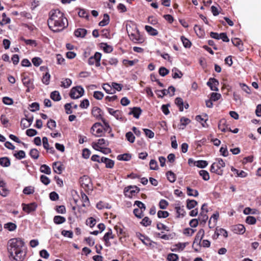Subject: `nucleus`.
I'll use <instances>...</instances> for the list:
<instances>
[{
  "instance_id": "obj_1",
  "label": "nucleus",
  "mask_w": 261,
  "mask_h": 261,
  "mask_svg": "<svg viewBox=\"0 0 261 261\" xmlns=\"http://www.w3.org/2000/svg\"><path fill=\"white\" fill-rule=\"evenodd\" d=\"M8 251L16 261H23L26 255L24 242L20 238H13L8 243Z\"/></svg>"
},
{
  "instance_id": "obj_2",
  "label": "nucleus",
  "mask_w": 261,
  "mask_h": 261,
  "mask_svg": "<svg viewBox=\"0 0 261 261\" xmlns=\"http://www.w3.org/2000/svg\"><path fill=\"white\" fill-rule=\"evenodd\" d=\"M47 23L49 28L54 32L61 31L68 26L67 18L58 9L50 11Z\"/></svg>"
},
{
  "instance_id": "obj_3",
  "label": "nucleus",
  "mask_w": 261,
  "mask_h": 261,
  "mask_svg": "<svg viewBox=\"0 0 261 261\" xmlns=\"http://www.w3.org/2000/svg\"><path fill=\"white\" fill-rule=\"evenodd\" d=\"M225 164L221 159H217L216 162L213 163L211 166L210 171L211 172L215 173L219 175H222L223 170L222 168L224 167Z\"/></svg>"
},
{
  "instance_id": "obj_4",
  "label": "nucleus",
  "mask_w": 261,
  "mask_h": 261,
  "mask_svg": "<svg viewBox=\"0 0 261 261\" xmlns=\"http://www.w3.org/2000/svg\"><path fill=\"white\" fill-rule=\"evenodd\" d=\"M84 93V89L81 86H77L71 89L70 96L73 99H77L82 96Z\"/></svg>"
},
{
  "instance_id": "obj_5",
  "label": "nucleus",
  "mask_w": 261,
  "mask_h": 261,
  "mask_svg": "<svg viewBox=\"0 0 261 261\" xmlns=\"http://www.w3.org/2000/svg\"><path fill=\"white\" fill-rule=\"evenodd\" d=\"M91 131L93 135L97 137L101 136L103 131L101 124L98 122L94 123L91 127Z\"/></svg>"
},
{
  "instance_id": "obj_6",
  "label": "nucleus",
  "mask_w": 261,
  "mask_h": 261,
  "mask_svg": "<svg viewBox=\"0 0 261 261\" xmlns=\"http://www.w3.org/2000/svg\"><path fill=\"white\" fill-rule=\"evenodd\" d=\"M109 145V141L104 139H98L97 142H93L92 143V147L96 150L100 149V148L103 147H107Z\"/></svg>"
},
{
  "instance_id": "obj_7",
  "label": "nucleus",
  "mask_w": 261,
  "mask_h": 261,
  "mask_svg": "<svg viewBox=\"0 0 261 261\" xmlns=\"http://www.w3.org/2000/svg\"><path fill=\"white\" fill-rule=\"evenodd\" d=\"M101 57V54L98 52H96L94 56L91 57L88 60V63L90 65L95 64L96 66H100V61Z\"/></svg>"
},
{
  "instance_id": "obj_8",
  "label": "nucleus",
  "mask_w": 261,
  "mask_h": 261,
  "mask_svg": "<svg viewBox=\"0 0 261 261\" xmlns=\"http://www.w3.org/2000/svg\"><path fill=\"white\" fill-rule=\"evenodd\" d=\"M80 182L81 186L85 190H90L92 187L90 178L87 176H83L80 178Z\"/></svg>"
},
{
  "instance_id": "obj_9",
  "label": "nucleus",
  "mask_w": 261,
  "mask_h": 261,
  "mask_svg": "<svg viewBox=\"0 0 261 261\" xmlns=\"http://www.w3.org/2000/svg\"><path fill=\"white\" fill-rule=\"evenodd\" d=\"M126 29H127V33L128 34V36H129L130 39L133 41H134L135 43L143 42V39L140 37V34L137 31H135L134 33H131L128 30L127 27L126 28Z\"/></svg>"
},
{
  "instance_id": "obj_10",
  "label": "nucleus",
  "mask_w": 261,
  "mask_h": 261,
  "mask_svg": "<svg viewBox=\"0 0 261 261\" xmlns=\"http://www.w3.org/2000/svg\"><path fill=\"white\" fill-rule=\"evenodd\" d=\"M204 236V230L203 229H200L198 230V232L197 233L194 242L193 244V246L195 245V244H197V245L200 246L201 241L202 238H203Z\"/></svg>"
},
{
  "instance_id": "obj_11",
  "label": "nucleus",
  "mask_w": 261,
  "mask_h": 261,
  "mask_svg": "<svg viewBox=\"0 0 261 261\" xmlns=\"http://www.w3.org/2000/svg\"><path fill=\"white\" fill-rule=\"evenodd\" d=\"M206 84L212 91H218L219 90L217 87V86L219 85V82L215 78L211 77Z\"/></svg>"
},
{
  "instance_id": "obj_12",
  "label": "nucleus",
  "mask_w": 261,
  "mask_h": 261,
  "mask_svg": "<svg viewBox=\"0 0 261 261\" xmlns=\"http://www.w3.org/2000/svg\"><path fill=\"white\" fill-rule=\"evenodd\" d=\"M23 210L27 213H30L35 211L37 205L35 203H32L29 204H22Z\"/></svg>"
},
{
  "instance_id": "obj_13",
  "label": "nucleus",
  "mask_w": 261,
  "mask_h": 261,
  "mask_svg": "<svg viewBox=\"0 0 261 261\" xmlns=\"http://www.w3.org/2000/svg\"><path fill=\"white\" fill-rule=\"evenodd\" d=\"M219 213L214 214L211 217L208 221V226L210 228H212L216 224L217 221L219 218Z\"/></svg>"
},
{
  "instance_id": "obj_14",
  "label": "nucleus",
  "mask_w": 261,
  "mask_h": 261,
  "mask_svg": "<svg viewBox=\"0 0 261 261\" xmlns=\"http://www.w3.org/2000/svg\"><path fill=\"white\" fill-rule=\"evenodd\" d=\"M233 231L236 233L243 234L245 231V228L242 224H238L233 226Z\"/></svg>"
},
{
  "instance_id": "obj_15",
  "label": "nucleus",
  "mask_w": 261,
  "mask_h": 261,
  "mask_svg": "<svg viewBox=\"0 0 261 261\" xmlns=\"http://www.w3.org/2000/svg\"><path fill=\"white\" fill-rule=\"evenodd\" d=\"M8 194V190L6 187V184L4 181H0V194L5 197Z\"/></svg>"
},
{
  "instance_id": "obj_16",
  "label": "nucleus",
  "mask_w": 261,
  "mask_h": 261,
  "mask_svg": "<svg viewBox=\"0 0 261 261\" xmlns=\"http://www.w3.org/2000/svg\"><path fill=\"white\" fill-rule=\"evenodd\" d=\"M53 168L55 172L58 174H61L63 170L61 164L59 162H55L53 163Z\"/></svg>"
},
{
  "instance_id": "obj_17",
  "label": "nucleus",
  "mask_w": 261,
  "mask_h": 261,
  "mask_svg": "<svg viewBox=\"0 0 261 261\" xmlns=\"http://www.w3.org/2000/svg\"><path fill=\"white\" fill-rule=\"evenodd\" d=\"M108 110L109 113L114 116L117 119H121V113L119 110H115L111 108H108Z\"/></svg>"
},
{
  "instance_id": "obj_18",
  "label": "nucleus",
  "mask_w": 261,
  "mask_h": 261,
  "mask_svg": "<svg viewBox=\"0 0 261 261\" xmlns=\"http://www.w3.org/2000/svg\"><path fill=\"white\" fill-rule=\"evenodd\" d=\"M232 44L238 47L240 51L243 50L242 41L238 38H234L231 39Z\"/></svg>"
},
{
  "instance_id": "obj_19",
  "label": "nucleus",
  "mask_w": 261,
  "mask_h": 261,
  "mask_svg": "<svg viewBox=\"0 0 261 261\" xmlns=\"http://www.w3.org/2000/svg\"><path fill=\"white\" fill-rule=\"evenodd\" d=\"M141 112L142 111L140 108L134 107L132 109L131 111L129 113V114H132L134 115V117L139 118Z\"/></svg>"
},
{
  "instance_id": "obj_20",
  "label": "nucleus",
  "mask_w": 261,
  "mask_h": 261,
  "mask_svg": "<svg viewBox=\"0 0 261 261\" xmlns=\"http://www.w3.org/2000/svg\"><path fill=\"white\" fill-rule=\"evenodd\" d=\"M87 34V30L85 29H78L74 32L75 36L77 37H84Z\"/></svg>"
},
{
  "instance_id": "obj_21",
  "label": "nucleus",
  "mask_w": 261,
  "mask_h": 261,
  "mask_svg": "<svg viewBox=\"0 0 261 261\" xmlns=\"http://www.w3.org/2000/svg\"><path fill=\"white\" fill-rule=\"evenodd\" d=\"M114 236L112 234V231L111 229H110L108 232H107L103 237V240L105 241L106 244L107 245H109V240L110 239H113Z\"/></svg>"
},
{
  "instance_id": "obj_22",
  "label": "nucleus",
  "mask_w": 261,
  "mask_h": 261,
  "mask_svg": "<svg viewBox=\"0 0 261 261\" xmlns=\"http://www.w3.org/2000/svg\"><path fill=\"white\" fill-rule=\"evenodd\" d=\"M139 190V189L136 186H129L125 188L124 192L125 193L129 192L133 195L135 193H138Z\"/></svg>"
},
{
  "instance_id": "obj_23",
  "label": "nucleus",
  "mask_w": 261,
  "mask_h": 261,
  "mask_svg": "<svg viewBox=\"0 0 261 261\" xmlns=\"http://www.w3.org/2000/svg\"><path fill=\"white\" fill-rule=\"evenodd\" d=\"M207 219L208 216L207 215V213L200 212L198 217V220L201 222V223L205 224Z\"/></svg>"
},
{
  "instance_id": "obj_24",
  "label": "nucleus",
  "mask_w": 261,
  "mask_h": 261,
  "mask_svg": "<svg viewBox=\"0 0 261 261\" xmlns=\"http://www.w3.org/2000/svg\"><path fill=\"white\" fill-rule=\"evenodd\" d=\"M215 234H217L216 239H217L220 235H222L225 238H226L228 236L227 231L223 228H217L215 231Z\"/></svg>"
},
{
  "instance_id": "obj_25",
  "label": "nucleus",
  "mask_w": 261,
  "mask_h": 261,
  "mask_svg": "<svg viewBox=\"0 0 261 261\" xmlns=\"http://www.w3.org/2000/svg\"><path fill=\"white\" fill-rule=\"evenodd\" d=\"M22 81L24 86L28 87L27 91L29 92L30 88L31 87V86L32 85V83L31 82V80L27 77H24L22 79Z\"/></svg>"
},
{
  "instance_id": "obj_26",
  "label": "nucleus",
  "mask_w": 261,
  "mask_h": 261,
  "mask_svg": "<svg viewBox=\"0 0 261 261\" xmlns=\"http://www.w3.org/2000/svg\"><path fill=\"white\" fill-rule=\"evenodd\" d=\"M166 175L167 176V178L168 180L170 182H174L175 181V180H176V175L173 172H172V171H168L166 173Z\"/></svg>"
},
{
  "instance_id": "obj_27",
  "label": "nucleus",
  "mask_w": 261,
  "mask_h": 261,
  "mask_svg": "<svg viewBox=\"0 0 261 261\" xmlns=\"http://www.w3.org/2000/svg\"><path fill=\"white\" fill-rule=\"evenodd\" d=\"M65 221V218L61 216H56L54 218V222L57 224H62L64 223Z\"/></svg>"
},
{
  "instance_id": "obj_28",
  "label": "nucleus",
  "mask_w": 261,
  "mask_h": 261,
  "mask_svg": "<svg viewBox=\"0 0 261 261\" xmlns=\"http://www.w3.org/2000/svg\"><path fill=\"white\" fill-rule=\"evenodd\" d=\"M102 88L107 93L114 94L115 93V90L112 89V85L110 86L108 84H104L103 85Z\"/></svg>"
},
{
  "instance_id": "obj_29",
  "label": "nucleus",
  "mask_w": 261,
  "mask_h": 261,
  "mask_svg": "<svg viewBox=\"0 0 261 261\" xmlns=\"http://www.w3.org/2000/svg\"><path fill=\"white\" fill-rule=\"evenodd\" d=\"M50 98L54 101H59L61 99L60 94L57 91H55L51 93Z\"/></svg>"
},
{
  "instance_id": "obj_30",
  "label": "nucleus",
  "mask_w": 261,
  "mask_h": 261,
  "mask_svg": "<svg viewBox=\"0 0 261 261\" xmlns=\"http://www.w3.org/2000/svg\"><path fill=\"white\" fill-rule=\"evenodd\" d=\"M0 164L3 167H8L10 165V161L7 157H3L0 158Z\"/></svg>"
},
{
  "instance_id": "obj_31",
  "label": "nucleus",
  "mask_w": 261,
  "mask_h": 261,
  "mask_svg": "<svg viewBox=\"0 0 261 261\" xmlns=\"http://www.w3.org/2000/svg\"><path fill=\"white\" fill-rule=\"evenodd\" d=\"M157 228L159 230H161V232H155V235L156 236V237L159 238H161V239H163V231H162V230L163 229V224L161 223H158L157 224Z\"/></svg>"
},
{
  "instance_id": "obj_32",
  "label": "nucleus",
  "mask_w": 261,
  "mask_h": 261,
  "mask_svg": "<svg viewBox=\"0 0 261 261\" xmlns=\"http://www.w3.org/2000/svg\"><path fill=\"white\" fill-rule=\"evenodd\" d=\"M172 77L174 79L180 78L182 75L181 72L176 68H174L172 69Z\"/></svg>"
},
{
  "instance_id": "obj_33",
  "label": "nucleus",
  "mask_w": 261,
  "mask_h": 261,
  "mask_svg": "<svg viewBox=\"0 0 261 261\" xmlns=\"http://www.w3.org/2000/svg\"><path fill=\"white\" fill-rule=\"evenodd\" d=\"M109 22V16L107 14H105L103 19L99 23V25L103 27L108 24Z\"/></svg>"
},
{
  "instance_id": "obj_34",
  "label": "nucleus",
  "mask_w": 261,
  "mask_h": 261,
  "mask_svg": "<svg viewBox=\"0 0 261 261\" xmlns=\"http://www.w3.org/2000/svg\"><path fill=\"white\" fill-rule=\"evenodd\" d=\"M197 204V202L195 200H187V207L191 210L194 208Z\"/></svg>"
},
{
  "instance_id": "obj_35",
  "label": "nucleus",
  "mask_w": 261,
  "mask_h": 261,
  "mask_svg": "<svg viewBox=\"0 0 261 261\" xmlns=\"http://www.w3.org/2000/svg\"><path fill=\"white\" fill-rule=\"evenodd\" d=\"M175 208H176V213L177 214H178V216L179 217V216H182V217H184L185 216V210H184V206H176L175 207Z\"/></svg>"
},
{
  "instance_id": "obj_36",
  "label": "nucleus",
  "mask_w": 261,
  "mask_h": 261,
  "mask_svg": "<svg viewBox=\"0 0 261 261\" xmlns=\"http://www.w3.org/2000/svg\"><path fill=\"white\" fill-rule=\"evenodd\" d=\"M187 194L189 196L197 197L198 196V192L196 190H194L190 187H187Z\"/></svg>"
},
{
  "instance_id": "obj_37",
  "label": "nucleus",
  "mask_w": 261,
  "mask_h": 261,
  "mask_svg": "<svg viewBox=\"0 0 261 261\" xmlns=\"http://www.w3.org/2000/svg\"><path fill=\"white\" fill-rule=\"evenodd\" d=\"M199 175L202 177L204 180H208L210 179V175L208 172L204 170H201L199 172Z\"/></svg>"
},
{
  "instance_id": "obj_38",
  "label": "nucleus",
  "mask_w": 261,
  "mask_h": 261,
  "mask_svg": "<svg viewBox=\"0 0 261 261\" xmlns=\"http://www.w3.org/2000/svg\"><path fill=\"white\" fill-rule=\"evenodd\" d=\"M207 165V162L206 161L203 160L197 161L195 163V166L201 168H204L206 167Z\"/></svg>"
},
{
  "instance_id": "obj_39",
  "label": "nucleus",
  "mask_w": 261,
  "mask_h": 261,
  "mask_svg": "<svg viewBox=\"0 0 261 261\" xmlns=\"http://www.w3.org/2000/svg\"><path fill=\"white\" fill-rule=\"evenodd\" d=\"M131 159V155L129 154L125 153L118 155L117 159L120 161H129Z\"/></svg>"
},
{
  "instance_id": "obj_40",
  "label": "nucleus",
  "mask_w": 261,
  "mask_h": 261,
  "mask_svg": "<svg viewBox=\"0 0 261 261\" xmlns=\"http://www.w3.org/2000/svg\"><path fill=\"white\" fill-rule=\"evenodd\" d=\"M40 171L48 175L51 173L50 168L46 165H42L41 166Z\"/></svg>"
},
{
  "instance_id": "obj_41",
  "label": "nucleus",
  "mask_w": 261,
  "mask_h": 261,
  "mask_svg": "<svg viewBox=\"0 0 261 261\" xmlns=\"http://www.w3.org/2000/svg\"><path fill=\"white\" fill-rule=\"evenodd\" d=\"M168 261H177L178 259V256L175 253H169L167 256Z\"/></svg>"
},
{
  "instance_id": "obj_42",
  "label": "nucleus",
  "mask_w": 261,
  "mask_h": 261,
  "mask_svg": "<svg viewBox=\"0 0 261 261\" xmlns=\"http://www.w3.org/2000/svg\"><path fill=\"white\" fill-rule=\"evenodd\" d=\"M61 86L65 88H68L71 84V80L69 79H65L61 82Z\"/></svg>"
},
{
  "instance_id": "obj_43",
  "label": "nucleus",
  "mask_w": 261,
  "mask_h": 261,
  "mask_svg": "<svg viewBox=\"0 0 261 261\" xmlns=\"http://www.w3.org/2000/svg\"><path fill=\"white\" fill-rule=\"evenodd\" d=\"M175 102L178 107H179V110L180 111H182L184 109V102L182 98H181L180 97H177L175 99Z\"/></svg>"
},
{
  "instance_id": "obj_44",
  "label": "nucleus",
  "mask_w": 261,
  "mask_h": 261,
  "mask_svg": "<svg viewBox=\"0 0 261 261\" xmlns=\"http://www.w3.org/2000/svg\"><path fill=\"white\" fill-rule=\"evenodd\" d=\"M218 128L221 132H225L227 130V127L225 126V120H221L218 124Z\"/></svg>"
},
{
  "instance_id": "obj_45",
  "label": "nucleus",
  "mask_w": 261,
  "mask_h": 261,
  "mask_svg": "<svg viewBox=\"0 0 261 261\" xmlns=\"http://www.w3.org/2000/svg\"><path fill=\"white\" fill-rule=\"evenodd\" d=\"M81 198H82V200L83 202V206L85 207V206L88 205L89 202V199H88V197L87 196V195L84 193H82L81 194Z\"/></svg>"
},
{
  "instance_id": "obj_46",
  "label": "nucleus",
  "mask_w": 261,
  "mask_h": 261,
  "mask_svg": "<svg viewBox=\"0 0 261 261\" xmlns=\"http://www.w3.org/2000/svg\"><path fill=\"white\" fill-rule=\"evenodd\" d=\"M125 137L127 141L129 142L133 143L135 141V137L132 132H129L127 133Z\"/></svg>"
},
{
  "instance_id": "obj_47",
  "label": "nucleus",
  "mask_w": 261,
  "mask_h": 261,
  "mask_svg": "<svg viewBox=\"0 0 261 261\" xmlns=\"http://www.w3.org/2000/svg\"><path fill=\"white\" fill-rule=\"evenodd\" d=\"M30 154L34 159H37L39 157V151L36 149H32L30 150Z\"/></svg>"
},
{
  "instance_id": "obj_48",
  "label": "nucleus",
  "mask_w": 261,
  "mask_h": 261,
  "mask_svg": "<svg viewBox=\"0 0 261 261\" xmlns=\"http://www.w3.org/2000/svg\"><path fill=\"white\" fill-rule=\"evenodd\" d=\"M194 29L197 35L199 36L200 37L203 36L204 32L199 26L195 25Z\"/></svg>"
},
{
  "instance_id": "obj_49",
  "label": "nucleus",
  "mask_w": 261,
  "mask_h": 261,
  "mask_svg": "<svg viewBox=\"0 0 261 261\" xmlns=\"http://www.w3.org/2000/svg\"><path fill=\"white\" fill-rule=\"evenodd\" d=\"M181 40L183 43L184 46L185 47L189 48L191 45V42L186 38L184 36L181 37Z\"/></svg>"
},
{
  "instance_id": "obj_50",
  "label": "nucleus",
  "mask_w": 261,
  "mask_h": 261,
  "mask_svg": "<svg viewBox=\"0 0 261 261\" xmlns=\"http://www.w3.org/2000/svg\"><path fill=\"white\" fill-rule=\"evenodd\" d=\"M175 91V89L174 87L170 86L166 92V90L164 89V95L168 94L170 96H172L174 94Z\"/></svg>"
},
{
  "instance_id": "obj_51",
  "label": "nucleus",
  "mask_w": 261,
  "mask_h": 261,
  "mask_svg": "<svg viewBox=\"0 0 261 261\" xmlns=\"http://www.w3.org/2000/svg\"><path fill=\"white\" fill-rule=\"evenodd\" d=\"M145 29L151 35H156L158 34L157 31L150 26L146 25Z\"/></svg>"
},
{
  "instance_id": "obj_52",
  "label": "nucleus",
  "mask_w": 261,
  "mask_h": 261,
  "mask_svg": "<svg viewBox=\"0 0 261 261\" xmlns=\"http://www.w3.org/2000/svg\"><path fill=\"white\" fill-rule=\"evenodd\" d=\"M34 192V189L33 187H31V186L25 187L23 190V193L24 194H27V195H30V194H33Z\"/></svg>"
},
{
  "instance_id": "obj_53",
  "label": "nucleus",
  "mask_w": 261,
  "mask_h": 261,
  "mask_svg": "<svg viewBox=\"0 0 261 261\" xmlns=\"http://www.w3.org/2000/svg\"><path fill=\"white\" fill-rule=\"evenodd\" d=\"M144 211V210L139 209V208H135L134 210V214L137 217L139 218H141L143 216V212Z\"/></svg>"
},
{
  "instance_id": "obj_54",
  "label": "nucleus",
  "mask_w": 261,
  "mask_h": 261,
  "mask_svg": "<svg viewBox=\"0 0 261 261\" xmlns=\"http://www.w3.org/2000/svg\"><path fill=\"white\" fill-rule=\"evenodd\" d=\"M189 243L188 242H185V243H178L177 244H176L175 246L176 247V248L179 251H182L184 248L186 247L187 245H188Z\"/></svg>"
},
{
  "instance_id": "obj_55",
  "label": "nucleus",
  "mask_w": 261,
  "mask_h": 261,
  "mask_svg": "<svg viewBox=\"0 0 261 261\" xmlns=\"http://www.w3.org/2000/svg\"><path fill=\"white\" fill-rule=\"evenodd\" d=\"M150 169L151 170H158V166L157 165V162L154 160H151L149 163Z\"/></svg>"
},
{
  "instance_id": "obj_56",
  "label": "nucleus",
  "mask_w": 261,
  "mask_h": 261,
  "mask_svg": "<svg viewBox=\"0 0 261 261\" xmlns=\"http://www.w3.org/2000/svg\"><path fill=\"white\" fill-rule=\"evenodd\" d=\"M14 156L18 159H22L25 158V153L24 151L20 150L14 154Z\"/></svg>"
},
{
  "instance_id": "obj_57",
  "label": "nucleus",
  "mask_w": 261,
  "mask_h": 261,
  "mask_svg": "<svg viewBox=\"0 0 261 261\" xmlns=\"http://www.w3.org/2000/svg\"><path fill=\"white\" fill-rule=\"evenodd\" d=\"M5 228L8 229L10 231H13L16 228V225L13 223H8L5 225Z\"/></svg>"
},
{
  "instance_id": "obj_58",
  "label": "nucleus",
  "mask_w": 261,
  "mask_h": 261,
  "mask_svg": "<svg viewBox=\"0 0 261 261\" xmlns=\"http://www.w3.org/2000/svg\"><path fill=\"white\" fill-rule=\"evenodd\" d=\"M50 80V74L46 72L43 76L42 79V82L45 85H48L49 82Z\"/></svg>"
},
{
  "instance_id": "obj_59",
  "label": "nucleus",
  "mask_w": 261,
  "mask_h": 261,
  "mask_svg": "<svg viewBox=\"0 0 261 261\" xmlns=\"http://www.w3.org/2000/svg\"><path fill=\"white\" fill-rule=\"evenodd\" d=\"M256 221V219L253 216H248L246 219V222L249 224H254Z\"/></svg>"
},
{
  "instance_id": "obj_60",
  "label": "nucleus",
  "mask_w": 261,
  "mask_h": 261,
  "mask_svg": "<svg viewBox=\"0 0 261 261\" xmlns=\"http://www.w3.org/2000/svg\"><path fill=\"white\" fill-rule=\"evenodd\" d=\"M20 125L23 129L26 128L30 126V123L27 119H22L20 122Z\"/></svg>"
},
{
  "instance_id": "obj_61",
  "label": "nucleus",
  "mask_w": 261,
  "mask_h": 261,
  "mask_svg": "<svg viewBox=\"0 0 261 261\" xmlns=\"http://www.w3.org/2000/svg\"><path fill=\"white\" fill-rule=\"evenodd\" d=\"M221 97V95L220 94L218 93H214L213 92L211 93V99L213 101H216L219 100Z\"/></svg>"
},
{
  "instance_id": "obj_62",
  "label": "nucleus",
  "mask_w": 261,
  "mask_h": 261,
  "mask_svg": "<svg viewBox=\"0 0 261 261\" xmlns=\"http://www.w3.org/2000/svg\"><path fill=\"white\" fill-rule=\"evenodd\" d=\"M78 14L79 16L81 17L88 18L89 17L88 13L84 9H80L78 12Z\"/></svg>"
},
{
  "instance_id": "obj_63",
  "label": "nucleus",
  "mask_w": 261,
  "mask_h": 261,
  "mask_svg": "<svg viewBox=\"0 0 261 261\" xmlns=\"http://www.w3.org/2000/svg\"><path fill=\"white\" fill-rule=\"evenodd\" d=\"M41 182L45 185H47L50 183V179L46 176L42 175L40 177Z\"/></svg>"
},
{
  "instance_id": "obj_64",
  "label": "nucleus",
  "mask_w": 261,
  "mask_h": 261,
  "mask_svg": "<svg viewBox=\"0 0 261 261\" xmlns=\"http://www.w3.org/2000/svg\"><path fill=\"white\" fill-rule=\"evenodd\" d=\"M47 127L49 129H54V128L56 127V123L55 120H52V119H50L48 121V122L47 123Z\"/></svg>"
}]
</instances>
